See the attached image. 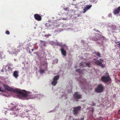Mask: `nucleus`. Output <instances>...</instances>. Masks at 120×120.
Segmentation results:
<instances>
[{"label": "nucleus", "mask_w": 120, "mask_h": 120, "mask_svg": "<svg viewBox=\"0 0 120 120\" xmlns=\"http://www.w3.org/2000/svg\"><path fill=\"white\" fill-rule=\"evenodd\" d=\"M0 95L7 97L12 95L17 96L19 99L28 100L36 98H41L42 95L39 94H34L29 90H0Z\"/></svg>", "instance_id": "1"}, {"label": "nucleus", "mask_w": 120, "mask_h": 120, "mask_svg": "<svg viewBox=\"0 0 120 120\" xmlns=\"http://www.w3.org/2000/svg\"><path fill=\"white\" fill-rule=\"evenodd\" d=\"M101 80L102 82L105 83H107L111 81L109 74L107 73L105 74V76L101 77Z\"/></svg>", "instance_id": "2"}, {"label": "nucleus", "mask_w": 120, "mask_h": 120, "mask_svg": "<svg viewBox=\"0 0 120 120\" xmlns=\"http://www.w3.org/2000/svg\"><path fill=\"white\" fill-rule=\"evenodd\" d=\"M73 96L75 100L77 101L78 99L81 98L82 96L79 92H76L73 95Z\"/></svg>", "instance_id": "3"}, {"label": "nucleus", "mask_w": 120, "mask_h": 120, "mask_svg": "<svg viewBox=\"0 0 120 120\" xmlns=\"http://www.w3.org/2000/svg\"><path fill=\"white\" fill-rule=\"evenodd\" d=\"M81 107L80 106L74 107L73 110V113L74 115L76 116L79 113V111L81 110Z\"/></svg>", "instance_id": "4"}, {"label": "nucleus", "mask_w": 120, "mask_h": 120, "mask_svg": "<svg viewBox=\"0 0 120 120\" xmlns=\"http://www.w3.org/2000/svg\"><path fill=\"white\" fill-rule=\"evenodd\" d=\"M35 19L37 20L40 21L41 20V17L38 14H35L34 15Z\"/></svg>", "instance_id": "5"}, {"label": "nucleus", "mask_w": 120, "mask_h": 120, "mask_svg": "<svg viewBox=\"0 0 120 120\" xmlns=\"http://www.w3.org/2000/svg\"><path fill=\"white\" fill-rule=\"evenodd\" d=\"M95 64L97 65L101 66L102 68L104 67L103 64H102V62L98 60H97L94 62Z\"/></svg>", "instance_id": "6"}, {"label": "nucleus", "mask_w": 120, "mask_h": 120, "mask_svg": "<svg viewBox=\"0 0 120 120\" xmlns=\"http://www.w3.org/2000/svg\"><path fill=\"white\" fill-rule=\"evenodd\" d=\"M120 12V6L117 8L113 11V13L115 15L119 14Z\"/></svg>", "instance_id": "7"}, {"label": "nucleus", "mask_w": 120, "mask_h": 120, "mask_svg": "<svg viewBox=\"0 0 120 120\" xmlns=\"http://www.w3.org/2000/svg\"><path fill=\"white\" fill-rule=\"evenodd\" d=\"M3 86L5 90H13L12 88H11L8 85L3 84Z\"/></svg>", "instance_id": "8"}, {"label": "nucleus", "mask_w": 120, "mask_h": 120, "mask_svg": "<svg viewBox=\"0 0 120 120\" xmlns=\"http://www.w3.org/2000/svg\"><path fill=\"white\" fill-rule=\"evenodd\" d=\"M92 6L91 5H87L86 7H85L83 9V13H85L87 10L89 9Z\"/></svg>", "instance_id": "9"}, {"label": "nucleus", "mask_w": 120, "mask_h": 120, "mask_svg": "<svg viewBox=\"0 0 120 120\" xmlns=\"http://www.w3.org/2000/svg\"><path fill=\"white\" fill-rule=\"evenodd\" d=\"M17 105H15L14 104L11 103V106H9L11 107L10 108V110H13L15 109Z\"/></svg>", "instance_id": "10"}, {"label": "nucleus", "mask_w": 120, "mask_h": 120, "mask_svg": "<svg viewBox=\"0 0 120 120\" xmlns=\"http://www.w3.org/2000/svg\"><path fill=\"white\" fill-rule=\"evenodd\" d=\"M19 72L17 71H15L13 74V75L16 78H17L19 76Z\"/></svg>", "instance_id": "11"}, {"label": "nucleus", "mask_w": 120, "mask_h": 120, "mask_svg": "<svg viewBox=\"0 0 120 120\" xmlns=\"http://www.w3.org/2000/svg\"><path fill=\"white\" fill-rule=\"evenodd\" d=\"M61 53L63 56H66V51L64 49L62 48L61 49Z\"/></svg>", "instance_id": "12"}, {"label": "nucleus", "mask_w": 120, "mask_h": 120, "mask_svg": "<svg viewBox=\"0 0 120 120\" xmlns=\"http://www.w3.org/2000/svg\"><path fill=\"white\" fill-rule=\"evenodd\" d=\"M103 86L101 85H98L97 88H95V90H103Z\"/></svg>", "instance_id": "13"}, {"label": "nucleus", "mask_w": 120, "mask_h": 120, "mask_svg": "<svg viewBox=\"0 0 120 120\" xmlns=\"http://www.w3.org/2000/svg\"><path fill=\"white\" fill-rule=\"evenodd\" d=\"M18 111L14 110V111L13 113H11V114L13 115H14V116L15 117L19 115L18 114Z\"/></svg>", "instance_id": "14"}, {"label": "nucleus", "mask_w": 120, "mask_h": 120, "mask_svg": "<svg viewBox=\"0 0 120 120\" xmlns=\"http://www.w3.org/2000/svg\"><path fill=\"white\" fill-rule=\"evenodd\" d=\"M59 75L55 76L53 80L57 81V80L59 78Z\"/></svg>", "instance_id": "15"}, {"label": "nucleus", "mask_w": 120, "mask_h": 120, "mask_svg": "<svg viewBox=\"0 0 120 120\" xmlns=\"http://www.w3.org/2000/svg\"><path fill=\"white\" fill-rule=\"evenodd\" d=\"M57 83V81L53 80L52 82V84L53 86H55Z\"/></svg>", "instance_id": "16"}, {"label": "nucleus", "mask_w": 120, "mask_h": 120, "mask_svg": "<svg viewBox=\"0 0 120 120\" xmlns=\"http://www.w3.org/2000/svg\"><path fill=\"white\" fill-rule=\"evenodd\" d=\"M94 53L96 54V56L99 57H101L100 54L98 52H94Z\"/></svg>", "instance_id": "17"}, {"label": "nucleus", "mask_w": 120, "mask_h": 120, "mask_svg": "<svg viewBox=\"0 0 120 120\" xmlns=\"http://www.w3.org/2000/svg\"><path fill=\"white\" fill-rule=\"evenodd\" d=\"M85 81L86 80L84 78L82 79V81L80 80V82L82 84H84V83L85 82Z\"/></svg>", "instance_id": "18"}, {"label": "nucleus", "mask_w": 120, "mask_h": 120, "mask_svg": "<svg viewBox=\"0 0 120 120\" xmlns=\"http://www.w3.org/2000/svg\"><path fill=\"white\" fill-rule=\"evenodd\" d=\"M75 71L79 73H81L82 71V70H80V69H78L75 70Z\"/></svg>", "instance_id": "19"}, {"label": "nucleus", "mask_w": 120, "mask_h": 120, "mask_svg": "<svg viewBox=\"0 0 120 120\" xmlns=\"http://www.w3.org/2000/svg\"><path fill=\"white\" fill-rule=\"evenodd\" d=\"M85 63L86 64V65L88 67H90V65L91 64L90 63Z\"/></svg>", "instance_id": "20"}, {"label": "nucleus", "mask_w": 120, "mask_h": 120, "mask_svg": "<svg viewBox=\"0 0 120 120\" xmlns=\"http://www.w3.org/2000/svg\"><path fill=\"white\" fill-rule=\"evenodd\" d=\"M56 45L57 46H62V43H59L58 42L56 43Z\"/></svg>", "instance_id": "21"}, {"label": "nucleus", "mask_w": 120, "mask_h": 120, "mask_svg": "<svg viewBox=\"0 0 120 120\" xmlns=\"http://www.w3.org/2000/svg\"><path fill=\"white\" fill-rule=\"evenodd\" d=\"M44 65H45V68L46 69L47 68L48 63L46 61H44Z\"/></svg>", "instance_id": "22"}, {"label": "nucleus", "mask_w": 120, "mask_h": 120, "mask_svg": "<svg viewBox=\"0 0 120 120\" xmlns=\"http://www.w3.org/2000/svg\"><path fill=\"white\" fill-rule=\"evenodd\" d=\"M94 111V109L93 108H92L91 109V110H90V112H91V114H92L93 113V112Z\"/></svg>", "instance_id": "23"}, {"label": "nucleus", "mask_w": 120, "mask_h": 120, "mask_svg": "<svg viewBox=\"0 0 120 120\" xmlns=\"http://www.w3.org/2000/svg\"><path fill=\"white\" fill-rule=\"evenodd\" d=\"M103 90H95V92L96 93H100L102 92Z\"/></svg>", "instance_id": "24"}, {"label": "nucleus", "mask_w": 120, "mask_h": 120, "mask_svg": "<svg viewBox=\"0 0 120 120\" xmlns=\"http://www.w3.org/2000/svg\"><path fill=\"white\" fill-rule=\"evenodd\" d=\"M40 73L42 74L44 72V70H40Z\"/></svg>", "instance_id": "25"}, {"label": "nucleus", "mask_w": 120, "mask_h": 120, "mask_svg": "<svg viewBox=\"0 0 120 120\" xmlns=\"http://www.w3.org/2000/svg\"><path fill=\"white\" fill-rule=\"evenodd\" d=\"M65 94H64L62 95V97L64 99H66L67 98L65 97Z\"/></svg>", "instance_id": "26"}, {"label": "nucleus", "mask_w": 120, "mask_h": 120, "mask_svg": "<svg viewBox=\"0 0 120 120\" xmlns=\"http://www.w3.org/2000/svg\"><path fill=\"white\" fill-rule=\"evenodd\" d=\"M63 47L65 48L66 49H68V47L66 45H64L63 46Z\"/></svg>", "instance_id": "27"}, {"label": "nucleus", "mask_w": 120, "mask_h": 120, "mask_svg": "<svg viewBox=\"0 0 120 120\" xmlns=\"http://www.w3.org/2000/svg\"><path fill=\"white\" fill-rule=\"evenodd\" d=\"M6 33L8 35H9L10 34V32L8 30H7L6 32Z\"/></svg>", "instance_id": "28"}, {"label": "nucleus", "mask_w": 120, "mask_h": 120, "mask_svg": "<svg viewBox=\"0 0 120 120\" xmlns=\"http://www.w3.org/2000/svg\"><path fill=\"white\" fill-rule=\"evenodd\" d=\"M41 42L43 43L42 44V45L44 46H45V42L42 41H41Z\"/></svg>", "instance_id": "29"}, {"label": "nucleus", "mask_w": 120, "mask_h": 120, "mask_svg": "<svg viewBox=\"0 0 120 120\" xmlns=\"http://www.w3.org/2000/svg\"><path fill=\"white\" fill-rule=\"evenodd\" d=\"M8 69L9 70H10V71H12V69L11 67L9 66L8 68Z\"/></svg>", "instance_id": "30"}, {"label": "nucleus", "mask_w": 120, "mask_h": 120, "mask_svg": "<svg viewBox=\"0 0 120 120\" xmlns=\"http://www.w3.org/2000/svg\"><path fill=\"white\" fill-rule=\"evenodd\" d=\"M45 26L47 27H48V26H49V23H46L45 24Z\"/></svg>", "instance_id": "31"}, {"label": "nucleus", "mask_w": 120, "mask_h": 120, "mask_svg": "<svg viewBox=\"0 0 120 120\" xmlns=\"http://www.w3.org/2000/svg\"><path fill=\"white\" fill-rule=\"evenodd\" d=\"M95 0H90V1L93 3H94V2H95Z\"/></svg>", "instance_id": "32"}, {"label": "nucleus", "mask_w": 120, "mask_h": 120, "mask_svg": "<svg viewBox=\"0 0 120 120\" xmlns=\"http://www.w3.org/2000/svg\"><path fill=\"white\" fill-rule=\"evenodd\" d=\"M91 105H92V106H95V104L94 103H93L92 104H91Z\"/></svg>", "instance_id": "33"}, {"label": "nucleus", "mask_w": 120, "mask_h": 120, "mask_svg": "<svg viewBox=\"0 0 120 120\" xmlns=\"http://www.w3.org/2000/svg\"><path fill=\"white\" fill-rule=\"evenodd\" d=\"M45 36L47 38H48V35H45Z\"/></svg>", "instance_id": "34"}, {"label": "nucleus", "mask_w": 120, "mask_h": 120, "mask_svg": "<svg viewBox=\"0 0 120 120\" xmlns=\"http://www.w3.org/2000/svg\"><path fill=\"white\" fill-rule=\"evenodd\" d=\"M84 119V118H83L82 117H81L80 120H83Z\"/></svg>", "instance_id": "35"}, {"label": "nucleus", "mask_w": 120, "mask_h": 120, "mask_svg": "<svg viewBox=\"0 0 120 120\" xmlns=\"http://www.w3.org/2000/svg\"><path fill=\"white\" fill-rule=\"evenodd\" d=\"M64 9L65 11H67L68 9V8H64Z\"/></svg>", "instance_id": "36"}, {"label": "nucleus", "mask_w": 120, "mask_h": 120, "mask_svg": "<svg viewBox=\"0 0 120 120\" xmlns=\"http://www.w3.org/2000/svg\"><path fill=\"white\" fill-rule=\"evenodd\" d=\"M118 112L119 114H120V109L119 110Z\"/></svg>", "instance_id": "37"}, {"label": "nucleus", "mask_w": 120, "mask_h": 120, "mask_svg": "<svg viewBox=\"0 0 120 120\" xmlns=\"http://www.w3.org/2000/svg\"><path fill=\"white\" fill-rule=\"evenodd\" d=\"M48 36L49 37V36H51V35H50V34H48Z\"/></svg>", "instance_id": "38"}, {"label": "nucleus", "mask_w": 120, "mask_h": 120, "mask_svg": "<svg viewBox=\"0 0 120 120\" xmlns=\"http://www.w3.org/2000/svg\"><path fill=\"white\" fill-rule=\"evenodd\" d=\"M1 71L2 72H3L4 71V69H2V70H1Z\"/></svg>", "instance_id": "39"}, {"label": "nucleus", "mask_w": 120, "mask_h": 120, "mask_svg": "<svg viewBox=\"0 0 120 120\" xmlns=\"http://www.w3.org/2000/svg\"><path fill=\"white\" fill-rule=\"evenodd\" d=\"M31 51H33L34 50V49H31Z\"/></svg>", "instance_id": "40"}, {"label": "nucleus", "mask_w": 120, "mask_h": 120, "mask_svg": "<svg viewBox=\"0 0 120 120\" xmlns=\"http://www.w3.org/2000/svg\"><path fill=\"white\" fill-rule=\"evenodd\" d=\"M73 120H77V119L74 120V119H73Z\"/></svg>", "instance_id": "41"}, {"label": "nucleus", "mask_w": 120, "mask_h": 120, "mask_svg": "<svg viewBox=\"0 0 120 120\" xmlns=\"http://www.w3.org/2000/svg\"><path fill=\"white\" fill-rule=\"evenodd\" d=\"M96 32H99V31L98 30H97V31H96Z\"/></svg>", "instance_id": "42"}, {"label": "nucleus", "mask_w": 120, "mask_h": 120, "mask_svg": "<svg viewBox=\"0 0 120 120\" xmlns=\"http://www.w3.org/2000/svg\"><path fill=\"white\" fill-rule=\"evenodd\" d=\"M0 90H2L1 87H0Z\"/></svg>", "instance_id": "43"}, {"label": "nucleus", "mask_w": 120, "mask_h": 120, "mask_svg": "<svg viewBox=\"0 0 120 120\" xmlns=\"http://www.w3.org/2000/svg\"><path fill=\"white\" fill-rule=\"evenodd\" d=\"M52 111H50L49 112H51Z\"/></svg>", "instance_id": "44"}, {"label": "nucleus", "mask_w": 120, "mask_h": 120, "mask_svg": "<svg viewBox=\"0 0 120 120\" xmlns=\"http://www.w3.org/2000/svg\"><path fill=\"white\" fill-rule=\"evenodd\" d=\"M15 90H17V89H16Z\"/></svg>", "instance_id": "45"}, {"label": "nucleus", "mask_w": 120, "mask_h": 120, "mask_svg": "<svg viewBox=\"0 0 120 120\" xmlns=\"http://www.w3.org/2000/svg\"><path fill=\"white\" fill-rule=\"evenodd\" d=\"M100 60H101V59H100Z\"/></svg>", "instance_id": "46"}]
</instances>
